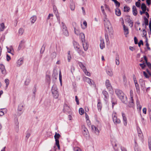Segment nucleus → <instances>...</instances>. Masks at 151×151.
Returning a JSON list of instances; mask_svg holds the SVG:
<instances>
[{"mask_svg": "<svg viewBox=\"0 0 151 151\" xmlns=\"http://www.w3.org/2000/svg\"><path fill=\"white\" fill-rule=\"evenodd\" d=\"M100 47L101 49H103L105 47V44L104 40L103 39H100Z\"/></svg>", "mask_w": 151, "mask_h": 151, "instance_id": "14", "label": "nucleus"}, {"mask_svg": "<svg viewBox=\"0 0 151 151\" xmlns=\"http://www.w3.org/2000/svg\"><path fill=\"white\" fill-rule=\"evenodd\" d=\"M55 140V145L57 146L58 149L59 150L60 149V146L59 145V140L58 139H56Z\"/></svg>", "mask_w": 151, "mask_h": 151, "instance_id": "37", "label": "nucleus"}, {"mask_svg": "<svg viewBox=\"0 0 151 151\" xmlns=\"http://www.w3.org/2000/svg\"><path fill=\"white\" fill-rule=\"evenodd\" d=\"M83 48L85 51L87 50L88 47V44L85 41H83Z\"/></svg>", "mask_w": 151, "mask_h": 151, "instance_id": "15", "label": "nucleus"}, {"mask_svg": "<svg viewBox=\"0 0 151 151\" xmlns=\"http://www.w3.org/2000/svg\"><path fill=\"white\" fill-rule=\"evenodd\" d=\"M75 100L76 101V102L77 104L78 105L79 104V102L78 98V97L77 96H75Z\"/></svg>", "mask_w": 151, "mask_h": 151, "instance_id": "57", "label": "nucleus"}, {"mask_svg": "<svg viewBox=\"0 0 151 151\" xmlns=\"http://www.w3.org/2000/svg\"><path fill=\"white\" fill-rule=\"evenodd\" d=\"M122 115L123 119L124 124L125 126H126L127 124V118L125 116V115L124 113H122Z\"/></svg>", "mask_w": 151, "mask_h": 151, "instance_id": "11", "label": "nucleus"}, {"mask_svg": "<svg viewBox=\"0 0 151 151\" xmlns=\"http://www.w3.org/2000/svg\"><path fill=\"white\" fill-rule=\"evenodd\" d=\"M127 19H128V22L129 23V26H130L131 27H132L133 26V22H132V21L131 19H130V18L129 17L127 18Z\"/></svg>", "mask_w": 151, "mask_h": 151, "instance_id": "32", "label": "nucleus"}, {"mask_svg": "<svg viewBox=\"0 0 151 151\" xmlns=\"http://www.w3.org/2000/svg\"><path fill=\"white\" fill-rule=\"evenodd\" d=\"M84 72V73L87 76H90V74L89 72L87 71V70H86V71H83Z\"/></svg>", "mask_w": 151, "mask_h": 151, "instance_id": "56", "label": "nucleus"}, {"mask_svg": "<svg viewBox=\"0 0 151 151\" xmlns=\"http://www.w3.org/2000/svg\"><path fill=\"white\" fill-rule=\"evenodd\" d=\"M31 135L30 133L29 132H27L25 136L26 138L27 139Z\"/></svg>", "mask_w": 151, "mask_h": 151, "instance_id": "45", "label": "nucleus"}, {"mask_svg": "<svg viewBox=\"0 0 151 151\" xmlns=\"http://www.w3.org/2000/svg\"><path fill=\"white\" fill-rule=\"evenodd\" d=\"M146 46L147 47V49L149 50H150V48L149 47V44L146 41Z\"/></svg>", "mask_w": 151, "mask_h": 151, "instance_id": "61", "label": "nucleus"}, {"mask_svg": "<svg viewBox=\"0 0 151 151\" xmlns=\"http://www.w3.org/2000/svg\"><path fill=\"white\" fill-rule=\"evenodd\" d=\"M105 85L109 91L112 90V87L110 82L107 79L105 81Z\"/></svg>", "mask_w": 151, "mask_h": 151, "instance_id": "6", "label": "nucleus"}, {"mask_svg": "<svg viewBox=\"0 0 151 151\" xmlns=\"http://www.w3.org/2000/svg\"><path fill=\"white\" fill-rule=\"evenodd\" d=\"M61 27L62 28V34L66 37L69 36V32L66 26L63 22H62Z\"/></svg>", "mask_w": 151, "mask_h": 151, "instance_id": "4", "label": "nucleus"}, {"mask_svg": "<svg viewBox=\"0 0 151 151\" xmlns=\"http://www.w3.org/2000/svg\"><path fill=\"white\" fill-rule=\"evenodd\" d=\"M6 48L7 49L8 52L9 53H12L11 52H12V51L13 50V49H12V47H10V48H8L7 47Z\"/></svg>", "mask_w": 151, "mask_h": 151, "instance_id": "47", "label": "nucleus"}, {"mask_svg": "<svg viewBox=\"0 0 151 151\" xmlns=\"http://www.w3.org/2000/svg\"><path fill=\"white\" fill-rule=\"evenodd\" d=\"M103 19L105 29L108 34L111 37H112L114 31L111 24L107 17H103Z\"/></svg>", "mask_w": 151, "mask_h": 151, "instance_id": "1", "label": "nucleus"}, {"mask_svg": "<svg viewBox=\"0 0 151 151\" xmlns=\"http://www.w3.org/2000/svg\"><path fill=\"white\" fill-rule=\"evenodd\" d=\"M97 107L98 109L100 111L101 110V109L102 108V104L100 102V100H98V102L97 104Z\"/></svg>", "mask_w": 151, "mask_h": 151, "instance_id": "30", "label": "nucleus"}, {"mask_svg": "<svg viewBox=\"0 0 151 151\" xmlns=\"http://www.w3.org/2000/svg\"><path fill=\"white\" fill-rule=\"evenodd\" d=\"M115 4L116 5V6H117V7H119L120 4L119 2L117 1Z\"/></svg>", "mask_w": 151, "mask_h": 151, "instance_id": "59", "label": "nucleus"}, {"mask_svg": "<svg viewBox=\"0 0 151 151\" xmlns=\"http://www.w3.org/2000/svg\"><path fill=\"white\" fill-rule=\"evenodd\" d=\"M130 9V8L129 7L127 6H125L124 7V12H129V11Z\"/></svg>", "mask_w": 151, "mask_h": 151, "instance_id": "35", "label": "nucleus"}, {"mask_svg": "<svg viewBox=\"0 0 151 151\" xmlns=\"http://www.w3.org/2000/svg\"><path fill=\"white\" fill-rule=\"evenodd\" d=\"M116 64L117 65H119V64L120 62L119 61V58L118 56L116 57Z\"/></svg>", "mask_w": 151, "mask_h": 151, "instance_id": "34", "label": "nucleus"}, {"mask_svg": "<svg viewBox=\"0 0 151 151\" xmlns=\"http://www.w3.org/2000/svg\"><path fill=\"white\" fill-rule=\"evenodd\" d=\"M132 12L134 16H136L137 14V12L136 6H133L132 7Z\"/></svg>", "mask_w": 151, "mask_h": 151, "instance_id": "20", "label": "nucleus"}, {"mask_svg": "<svg viewBox=\"0 0 151 151\" xmlns=\"http://www.w3.org/2000/svg\"><path fill=\"white\" fill-rule=\"evenodd\" d=\"M5 82L6 83V87H7L9 83V80L8 79H6L5 80Z\"/></svg>", "mask_w": 151, "mask_h": 151, "instance_id": "44", "label": "nucleus"}, {"mask_svg": "<svg viewBox=\"0 0 151 151\" xmlns=\"http://www.w3.org/2000/svg\"><path fill=\"white\" fill-rule=\"evenodd\" d=\"M51 92L52 96L55 99H57L59 96V93L57 86L54 85L51 89Z\"/></svg>", "mask_w": 151, "mask_h": 151, "instance_id": "3", "label": "nucleus"}, {"mask_svg": "<svg viewBox=\"0 0 151 151\" xmlns=\"http://www.w3.org/2000/svg\"><path fill=\"white\" fill-rule=\"evenodd\" d=\"M70 8L72 11H74L75 9V4L73 2H71L70 4Z\"/></svg>", "mask_w": 151, "mask_h": 151, "instance_id": "24", "label": "nucleus"}, {"mask_svg": "<svg viewBox=\"0 0 151 151\" xmlns=\"http://www.w3.org/2000/svg\"><path fill=\"white\" fill-rule=\"evenodd\" d=\"M37 19V16L36 15H33L30 18V21L31 23L33 24L35 22Z\"/></svg>", "mask_w": 151, "mask_h": 151, "instance_id": "13", "label": "nucleus"}, {"mask_svg": "<svg viewBox=\"0 0 151 151\" xmlns=\"http://www.w3.org/2000/svg\"><path fill=\"white\" fill-rule=\"evenodd\" d=\"M139 83L142 87L144 89L145 88V82L143 79H140L139 80Z\"/></svg>", "mask_w": 151, "mask_h": 151, "instance_id": "16", "label": "nucleus"}, {"mask_svg": "<svg viewBox=\"0 0 151 151\" xmlns=\"http://www.w3.org/2000/svg\"><path fill=\"white\" fill-rule=\"evenodd\" d=\"M139 65L143 69H145V67L146 66V65L144 63H140Z\"/></svg>", "mask_w": 151, "mask_h": 151, "instance_id": "46", "label": "nucleus"}, {"mask_svg": "<svg viewBox=\"0 0 151 151\" xmlns=\"http://www.w3.org/2000/svg\"><path fill=\"white\" fill-rule=\"evenodd\" d=\"M115 92L117 96L123 103L127 104V97L122 90L118 89H116L115 91Z\"/></svg>", "mask_w": 151, "mask_h": 151, "instance_id": "2", "label": "nucleus"}, {"mask_svg": "<svg viewBox=\"0 0 151 151\" xmlns=\"http://www.w3.org/2000/svg\"><path fill=\"white\" fill-rule=\"evenodd\" d=\"M112 117L113 122L115 124H118L120 123V120L119 119H117L116 115L115 113L113 114Z\"/></svg>", "mask_w": 151, "mask_h": 151, "instance_id": "5", "label": "nucleus"}, {"mask_svg": "<svg viewBox=\"0 0 151 151\" xmlns=\"http://www.w3.org/2000/svg\"><path fill=\"white\" fill-rule=\"evenodd\" d=\"M46 45H44L42 46V47L41 48V50H40V53H43V52L45 50Z\"/></svg>", "mask_w": 151, "mask_h": 151, "instance_id": "42", "label": "nucleus"}, {"mask_svg": "<svg viewBox=\"0 0 151 151\" xmlns=\"http://www.w3.org/2000/svg\"><path fill=\"white\" fill-rule=\"evenodd\" d=\"M132 101L131 100V101H130L129 103V107H132L133 106L134 101L133 100V102L132 103Z\"/></svg>", "mask_w": 151, "mask_h": 151, "instance_id": "54", "label": "nucleus"}, {"mask_svg": "<svg viewBox=\"0 0 151 151\" xmlns=\"http://www.w3.org/2000/svg\"><path fill=\"white\" fill-rule=\"evenodd\" d=\"M82 131L84 136H86L88 135V130L84 125H82Z\"/></svg>", "mask_w": 151, "mask_h": 151, "instance_id": "8", "label": "nucleus"}, {"mask_svg": "<svg viewBox=\"0 0 151 151\" xmlns=\"http://www.w3.org/2000/svg\"><path fill=\"white\" fill-rule=\"evenodd\" d=\"M107 74L110 76H113V73L112 70L111 69H109L106 71Z\"/></svg>", "mask_w": 151, "mask_h": 151, "instance_id": "28", "label": "nucleus"}, {"mask_svg": "<svg viewBox=\"0 0 151 151\" xmlns=\"http://www.w3.org/2000/svg\"><path fill=\"white\" fill-rule=\"evenodd\" d=\"M63 110L64 112H68L70 111V109L69 106L66 105H64Z\"/></svg>", "mask_w": 151, "mask_h": 151, "instance_id": "17", "label": "nucleus"}, {"mask_svg": "<svg viewBox=\"0 0 151 151\" xmlns=\"http://www.w3.org/2000/svg\"><path fill=\"white\" fill-rule=\"evenodd\" d=\"M60 135L59 134L57 133V132H56L55 135L54 136V137L55 139V140L58 139L60 138Z\"/></svg>", "mask_w": 151, "mask_h": 151, "instance_id": "36", "label": "nucleus"}, {"mask_svg": "<svg viewBox=\"0 0 151 151\" xmlns=\"http://www.w3.org/2000/svg\"><path fill=\"white\" fill-rule=\"evenodd\" d=\"M5 28V27L4 23H1L0 24V31H3Z\"/></svg>", "mask_w": 151, "mask_h": 151, "instance_id": "26", "label": "nucleus"}, {"mask_svg": "<svg viewBox=\"0 0 151 151\" xmlns=\"http://www.w3.org/2000/svg\"><path fill=\"white\" fill-rule=\"evenodd\" d=\"M74 46L75 48L76 49L78 52L80 53V50H79L80 46L76 42H75L74 43Z\"/></svg>", "mask_w": 151, "mask_h": 151, "instance_id": "23", "label": "nucleus"}, {"mask_svg": "<svg viewBox=\"0 0 151 151\" xmlns=\"http://www.w3.org/2000/svg\"><path fill=\"white\" fill-rule=\"evenodd\" d=\"M24 32V29L22 28H20L18 31V33L19 35H22Z\"/></svg>", "mask_w": 151, "mask_h": 151, "instance_id": "33", "label": "nucleus"}, {"mask_svg": "<svg viewBox=\"0 0 151 151\" xmlns=\"http://www.w3.org/2000/svg\"><path fill=\"white\" fill-rule=\"evenodd\" d=\"M115 14L117 16H119L121 15V12L120 10L118 8H117L115 9Z\"/></svg>", "mask_w": 151, "mask_h": 151, "instance_id": "27", "label": "nucleus"}, {"mask_svg": "<svg viewBox=\"0 0 151 151\" xmlns=\"http://www.w3.org/2000/svg\"><path fill=\"white\" fill-rule=\"evenodd\" d=\"M74 32L75 34L77 35H78L80 32L79 30L78 29H77L75 28H74Z\"/></svg>", "mask_w": 151, "mask_h": 151, "instance_id": "43", "label": "nucleus"}, {"mask_svg": "<svg viewBox=\"0 0 151 151\" xmlns=\"http://www.w3.org/2000/svg\"><path fill=\"white\" fill-rule=\"evenodd\" d=\"M59 80L61 85H62V75L61 72L60 71L59 74Z\"/></svg>", "mask_w": 151, "mask_h": 151, "instance_id": "48", "label": "nucleus"}, {"mask_svg": "<svg viewBox=\"0 0 151 151\" xmlns=\"http://www.w3.org/2000/svg\"><path fill=\"white\" fill-rule=\"evenodd\" d=\"M136 6L138 7H139L141 5L139 1H137L135 3Z\"/></svg>", "mask_w": 151, "mask_h": 151, "instance_id": "50", "label": "nucleus"}, {"mask_svg": "<svg viewBox=\"0 0 151 151\" xmlns=\"http://www.w3.org/2000/svg\"><path fill=\"white\" fill-rule=\"evenodd\" d=\"M91 128L92 131L96 134L99 135V131L97 127L94 125H93L91 126Z\"/></svg>", "mask_w": 151, "mask_h": 151, "instance_id": "9", "label": "nucleus"}, {"mask_svg": "<svg viewBox=\"0 0 151 151\" xmlns=\"http://www.w3.org/2000/svg\"><path fill=\"white\" fill-rule=\"evenodd\" d=\"M101 9L102 12L103 14V17H107V15L105 12L103 6H101Z\"/></svg>", "mask_w": 151, "mask_h": 151, "instance_id": "29", "label": "nucleus"}, {"mask_svg": "<svg viewBox=\"0 0 151 151\" xmlns=\"http://www.w3.org/2000/svg\"><path fill=\"white\" fill-rule=\"evenodd\" d=\"M0 69L1 70L2 74L4 75L5 76L6 74V71L5 68L4 66L2 64H0Z\"/></svg>", "mask_w": 151, "mask_h": 151, "instance_id": "7", "label": "nucleus"}, {"mask_svg": "<svg viewBox=\"0 0 151 151\" xmlns=\"http://www.w3.org/2000/svg\"><path fill=\"white\" fill-rule=\"evenodd\" d=\"M56 54L55 52H53L51 55V56L52 58H55L56 57Z\"/></svg>", "mask_w": 151, "mask_h": 151, "instance_id": "53", "label": "nucleus"}, {"mask_svg": "<svg viewBox=\"0 0 151 151\" xmlns=\"http://www.w3.org/2000/svg\"><path fill=\"white\" fill-rule=\"evenodd\" d=\"M141 8L142 10L146 11L147 9V6L144 3H142V4Z\"/></svg>", "mask_w": 151, "mask_h": 151, "instance_id": "31", "label": "nucleus"}, {"mask_svg": "<svg viewBox=\"0 0 151 151\" xmlns=\"http://www.w3.org/2000/svg\"><path fill=\"white\" fill-rule=\"evenodd\" d=\"M86 118L87 120L86 122H90V120L88 119V116L86 113Z\"/></svg>", "mask_w": 151, "mask_h": 151, "instance_id": "60", "label": "nucleus"}, {"mask_svg": "<svg viewBox=\"0 0 151 151\" xmlns=\"http://www.w3.org/2000/svg\"><path fill=\"white\" fill-rule=\"evenodd\" d=\"M134 84L136 88L137 92L138 94H139L140 93V89L139 84L138 83H135Z\"/></svg>", "mask_w": 151, "mask_h": 151, "instance_id": "25", "label": "nucleus"}, {"mask_svg": "<svg viewBox=\"0 0 151 151\" xmlns=\"http://www.w3.org/2000/svg\"><path fill=\"white\" fill-rule=\"evenodd\" d=\"M138 46L139 47H140L141 45H143V42L142 40H140L138 43Z\"/></svg>", "mask_w": 151, "mask_h": 151, "instance_id": "55", "label": "nucleus"}, {"mask_svg": "<svg viewBox=\"0 0 151 151\" xmlns=\"http://www.w3.org/2000/svg\"><path fill=\"white\" fill-rule=\"evenodd\" d=\"M80 38L81 39L82 42L85 41L84 34L83 33H80Z\"/></svg>", "mask_w": 151, "mask_h": 151, "instance_id": "22", "label": "nucleus"}, {"mask_svg": "<svg viewBox=\"0 0 151 151\" xmlns=\"http://www.w3.org/2000/svg\"><path fill=\"white\" fill-rule=\"evenodd\" d=\"M144 22L146 26L148 25V19L145 17L144 18Z\"/></svg>", "mask_w": 151, "mask_h": 151, "instance_id": "40", "label": "nucleus"}, {"mask_svg": "<svg viewBox=\"0 0 151 151\" xmlns=\"http://www.w3.org/2000/svg\"><path fill=\"white\" fill-rule=\"evenodd\" d=\"M124 30V34L126 37H127V35L129 34V29L127 27H126L124 24L123 25V27Z\"/></svg>", "mask_w": 151, "mask_h": 151, "instance_id": "10", "label": "nucleus"}, {"mask_svg": "<svg viewBox=\"0 0 151 151\" xmlns=\"http://www.w3.org/2000/svg\"><path fill=\"white\" fill-rule=\"evenodd\" d=\"M73 150L74 151H81L80 148L78 147L74 148Z\"/></svg>", "mask_w": 151, "mask_h": 151, "instance_id": "52", "label": "nucleus"}, {"mask_svg": "<svg viewBox=\"0 0 151 151\" xmlns=\"http://www.w3.org/2000/svg\"><path fill=\"white\" fill-rule=\"evenodd\" d=\"M146 64L149 68L151 70V64L150 63H148Z\"/></svg>", "mask_w": 151, "mask_h": 151, "instance_id": "63", "label": "nucleus"}, {"mask_svg": "<svg viewBox=\"0 0 151 151\" xmlns=\"http://www.w3.org/2000/svg\"><path fill=\"white\" fill-rule=\"evenodd\" d=\"M143 73L144 76L146 78H149L150 76L149 75H148L145 71H144L143 72Z\"/></svg>", "mask_w": 151, "mask_h": 151, "instance_id": "49", "label": "nucleus"}, {"mask_svg": "<svg viewBox=\"0 0 151 151\" xmlns=\"http://www.w3.org/2000/svg\"><path fill=\"white\" fill-rule=\"evenodd\" d=\"M30 80L29 79H27L24 82V84L25 85L27 86L29 83Z\"/></svg>", "mask_w": 151, "mask_h": 151, "instance_id": "41", "label": "nucleus"}, {"mask_svg": "<svg viewBox=\"0 0 151 151\" xmlns=\"http://www.w3.org/2000/svg\"><path fill=\"white\" fill-rule=\"evenodd\" d=\"M22 109H23V106L22 105H19V107L18 108V110L19 111H21L22 110Z\"/></svg>", "mask_w": 151, "mask_h": 151, "instance_id": "51", "label": "nucleus"}, {"mask_svg": "<svg viewBox=\"0 0 151 151\" xmlns=\"http://www.w3.org/2000/svg\"><path fill=\"white\" fill-rule=\"evenodd\" d=\"M71 59V55H68V60L69 62L70 61V60Z\"/></svg>", "mask_w": 151, "mask_h": 151, "instance_id": "62", "label": "nucleus"}, {"mask_svg": "<svg viewBox=\"0 0 151 151\" xmlns=\"http://www.w3.org/2000/svg\"><path fill=\"white\" fill-rule=\"evenodd\" d=\"M23 63V59L21 58L18 60L17 62V67H19Z\"/></svg>", "mask_w": 151, "mask_h": 151, "instance_id": "12", "label": "nucleus"}, {"mask_svg": "<svg viewBox=\"0 0 151 151\" xmlns=\"http://www.w3.org/2000/svg\"><path fill=\"white\" fill-rule=\"evenodd\" d=\"M130 97L131 98V100L132 101V103H133V92L132 90H131L130 91Z\"/></svg>", "mask_w": 151, "mask_h": 151, "instance_id": "38", "label": "nucleus"}, {"mask_svg": "<svg viewBox=\"0 0 151 151\" xmlns=\"http://www.w3.org/2000/svg\"><path fill=\"white\" fill-rule=\"evenodd\" d=\"M142 111L143 112V113L145 114H146L147 113V109L146 108H144L143 109Z\"/></svg>", "mask_w": 151, "mask_h": 151, "instance_id": "58", "label": "nucleus"}, {"mask_svg": "<svg viewBox=\"0 0 151 151\" xmlns=\"http://www.w3.org/2000/svg\"><path fill=\"white\" fill-rule=\"evenodd\" d=\"M78 64L80 67L82 69L83 71H86V67L84 66L83 63L81 62H79L78 63Z\"/></svg>", "mask_w": 151, "mask_h": 151, "instance_id": "19", "label": "nucleus"}, {"mask_svg": "<svg viewBox=\"0 0 151 151\" xmlns=\"http://www.w3.org/2000/svg\"><path fill=\"white\" fill-rule=\"evenodd\" d=\"M11 59L10 57L8 55H6V59L8 61H9Z\"/></svg>", "mask_w": 151, "mask_h": 151, "instance_id": "64", "label": "nucleus"}, {"mask_svg": "<svg viewBox=\"0 0 151 151\" xmlns=\"http://www.w3.org/2000/svg\"><path fill=\"white\" fill-rule=\"evenodd\" d=\"M79 114L82 115L84 113V111L83 109L82 108H80L79 110Z\"/></svg>", "mask_w": 151, "mask_h": 151, "instance_id": "39", "label": "nucleus"}, {"mask_svg": "<svg viewBox=\"0 0 151 151\" xmlns=\"http://www.w3.org/2000/svg\"><path fill=\"white\" fill-rule=\"evenodd\" d=\"M102 93L104 96V99L105 101H106L108 98V94L107 92L106 91H102Z\"/></svg>", "mask_w": 151, "mask_h": 151, "instance_id": "18", "label": "nucleus"}, {"mask_svg": "<svg viewBox=\"0 0 151 151\" xmlns=\"http://www.w3.org/2000/svg\"><path fill=\"white\" fill-rule=\"evenodd\" d=\"M85 81L88 83L90 85H91L92 83L91 82V79L87 77H85L84 78Z\"/></svg>", "mask_w": 151, "mask_h": 151, "instance_id": "21", "label": "nucleus"}]
</instances>
